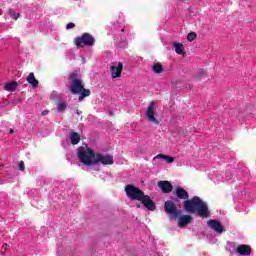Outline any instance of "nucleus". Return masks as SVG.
I'll return each instance as SVG.
<instances>
[{"instance_id":"9b49d317","label":"nucleus","mask_w":256,"mask_h":256,"mask_svg":"<svg viewBox=\"0 0 256 256\" xmlns=\"http://www.w3.org/2000/svg\"><path fill=\"white\" fill-rule=\"evenodd\" d=\"M191 221H193V217L189 215H182L178 218V227H180V229H183V227H187V225H189Z\"/></svg>"},{"instance_id":"1a4fd4ad","label":"nucleus","mask_w":256,"mask_h":256,"mask_svg":"<svg viewBox=\"0 0 256 256\" xmlns=\"http://www.w3.org/2000/svg\"><path fill=\"white\" fill-rule=\"evenodd\" d=\"M207 226L212 229V231H215L217 235H222L223 231H225V228L223 227V224L219 220H208Z\"/></svg>"},{"instance_id":"39448f33","label":"nucleus","mask_w":256,"mask_h":256,"mask_svg":"<svg viewBox=\"0 0 256 256\" xmlns=\"http://www.w3.org/2000/svg\"><path fill=\"white\" fill-rule=\"evenodd\" d=\"M76 47H93L95 45V38L89 33H84L81 37L75 38Z\"/></svg>"},{"instance_id":"9d476101","label":"nucleus","mask_w":256,"mask_h":256,"mask_svg":"<svg viewBox=\"0 0 256 256\" xmlns=\"http://www.w3.org/2000/svg\"><path fill=\"white\" fill-rule=\"evenodd\" d=\"M111 77L112 79H117L121 77V73H123V64L119 62L118 64H114L110 67Z\"/></svg>"},{"instance_id":"f03ea898","label":"nucleus","mask_w":256,"mask_h":256,"mask_svg":"<svg viewBox=\"0 0 256 256\" xmlns=\"http://www.w3.org/2000/svg\"><path fill=\"white\" fill-rule=\"evenodd\" d=\"M125 193L127 197L132 201H142L146 209H148L149 211H155V202L151 200V197L145 195V193L141 189L129 184L125 187Z\"/></svg>"},{"instance_id":"cd10ccee","label":"nucleus","mask_w":256,"mask_h":256,"mask_svg":"<svg viewBox=\"0 0 256 256\" xmlns=\"http://www.w3.org/2000/svg\"><path fill=\"white\" fill-rule=\"evenodd\" d=\"M120 31L123 33V31H125V28H124V27H122Z\"/></svg>"},{"instance_id":"423d86ee","label":"nucleus","mask_w":256,"mask_h":256,"mask_svg":"<svg viewBox=\"0 0 256 256\" xmlns=\"http://www.w3.org/2000/svg\"><path fill=\"white\" fill-rule=\"evenodd\" d=\"M164 211L170 215V219H177L181 215V210L177 209V205L172 200H167L164 204Z\"/></svg>"},{"instance_id":"2eb2a0df","label":"nucleus","mask_w":256,"mask_h":256,"mask_svg":"<svg viewBox=\"0 0 256 256\" xmlns=\"http://www.w3.org/2000/svg\"><path fill=\"white\" fill-rule=\"evenodd\" d=\"M70 141L72 145H77L81 141V136L79 133L73 132L70 134Z\"/></svg>"},{"instance_id":"a211bd4d","label":"nucleus","mask_w":256,"mask_h":256,"mask_svg":"<svg viewBox=\"0 0 256 256\" xmlns=\"http://www.w3.org/2000/svg\"><path fill=\"white\" fill-rule=\"evenodd\" d=\"M56 107L58 113H65V110L67 109V103L59 101L57 102Z\"/></svg>"},{"instance_id":"a878e982","label":"nucleus","mask_w":256,"mask_h":256,"mask_svg":"<svg viewBox=\"0 0 256 256\" xmlns=\"http://www.w3.org/2000/svg\"><path fill=\"white\" fill-rule=\"evenodd\" d=\"M9 133H10L11 135H13V133H15V130L10 129Z\"/></svg>"},{"instance_id":"412c9836","label":"nucleus","mask_w":256,"mask_h":256,"mask_svg":"<svg viewBox=\"0 0 256 256\" xmlns=\"http://www.w3.org/2000/svg\"><path fill=\"white\" fill-rule=\"evenodd\" d=\"M8 14L11 17V19H14L15 21H17V19H19L20 17V14L15 12V10H9Z\"/></svg>"},{"instance_id":"20e7f679","label":"nucleus","mask_w":256,"mask_h":256,"mask_svg":"<svg viewBox=\"0 0 256 256\" xmlns=\"http://www.w3.org/2000/svg\"><path fill=\"white\" fill-rule=\"evenodd\" d=\"M77 157L80 163H83L86 167H91V165H95V157L96 154L87 144L78 148Z\"/></svg>"},{"instance_id":"4468645a","label":"nucleus","mask_w":256,"mask_h":256,"mask_svg":"<svg viewBox=\"0 0 256 256\" xmlns=\"http://www.w3.org/2000/svg\"><path fill=\"white\" fill-rule=\"evenodd\" d=\"M26 81L32 85V87L35 89L39 87V81L35 78V74L30 73L28 77L26 78Z\"/></svg>"},{"instance_id":"b1692460","label":"nucleus","mask_w":256,"mask_h":256,"mask_svg":"<svg viewBox=\"0 0 256 256\" xmlns=\"http://www.w3.org/2000/svg\"><path fill=\"white\" fill-rule=\"evenodd\" d=\"M75 27V24L73 23H68L66 26V29H73Z\"/></svg>"},{"instance_id":"6e6552de","label":"nucleus","mask_w":256,"mask_h":256,"mask_svg":"<svg viewBox=\"0 0 256 256\" xmlns=\"http://www.w3.org/2000/svg\"><path fill=\"white\" fill-rule=\"evenodd\" d=\"M101 163L102 165H113V156L110 154H96L95 160H94V165H98Z\"/></svg>"},{"instance_id":"5701e85b","label":"nucleus","mask_w":256,"mask_h":256,"mask_svg":"<svg viewBox=\"0 0 256 256\" xmlns=\"http://www.w3.org/2000/svg\"><path fill=\"white\" fill-rule=\"evenodd\" d=\"M19 169H20V171H25V162L20 161V163H19Z\"/></svg>"},{"instance_id":"f8f14e48","label":"nucleus","mask_w":256,"mask_h":256,"mask_svg":"<svg viewBox=\"0 0 256 256\" xmlns=\"http://www.w3.org/2000/svg\"><path fill=\"white\" fill-rule=\"evenodd\" d=\"M158 187L161 188L163 193H171V191H173V185H171L168 181L158 182Z\"/></svg>"},{"instance_id":"0eeeda50","label":"nucleus","mask_w":256,"mask_h":256,"mask_svg":"<svg viewBox=\"0 0 256 256\" xmlns=\"http://www.w3.org/2000/svg\"><path fill=\"white\" fill-rule=\"evenodd\" d=\"M156 109H155V102H151L145 111L144 115L149 121V123H153L154 125H159V120L155 117Z\"/></svg>"},{"instance_id":"dca6fc26","label":"nucleus","mask_w":256,"mask_h":256,"mask_svg":"<svg viewBox=\"0 0 256 256\" xmlns=\"http://www.w3.org/2000/svg\"><path fill=\"white\" fill-rule=\"evenodd\" d=\"M154 159H162L163 161H166V163H173L175 161V158L164 154H158L154 157Z\"/></svg>"},{"instance_id":"6ab92c4d","label":"nucleus","mask_w":256,"mask_h":256,"mask_svg":"<svg viewBox=\"0 0 256 256\" xmlns=\"http://www.w3.org/2000/svg\"><path fill=\"white\" fill-rule=\"evenodd\" d=\"M152 71L157 75L163 73V65H161V63H155L154 65H152Z\"/></svg>"},{"instance_id":"f257e3e1","label":"nucleus","mask_w":256,"mask_h":256,"mask_svg":"<svg viewBox=\"0 0 256 256\" xmlns=\"http://www.w3.org/2000/svg\"><path fill=\"white\" fill-rule=\"evenodd\" d=\"M176 196L178 199H184V209L188 213H197L198 217L202 219H207L209 217V207L201 198L194 196L192 199H189V193L182 187H176Z\"/></svg>"},{"instance_id":"7ed1b4c3","label":"nucleus","mask_w":256,"mask_h":256,"mask_svg":"<svg viewBox=\"0 0 256 256\" xmlns=\"http://www.w3.org/2000/svg\"><path fill=\"white\" fill-rule=\"evenodd\" d=\"M70 79L72 81L70 91L73 95H80L78 101L81 102L85 99V97H89V95H91V90L85 89L83 81L77 78V74L72 73L70 75Z\"/></svg>"},{"instance_id":"f3484780","label":"nucleus","mask_w":256,"mask_h":256,"mask_svg":"<svg viewBox=\"0 0 256 256\" xmlns=\"http://www.w3.org/2000/svg\"><path fill=\"white\" fill-rule=\"evenodd\" d=\"M17 82H8L5 84L4 89L5 91L13 92L17 89Z\"/></svg>"},{"instance_id":"393cba45","label":"nucleus","mask_w":256,"mask_h":256,"mask_svg":"<svg viewBox=\"0 0 256 256\" xmlns=\"http://www.w3.org/2000/svg\"><path fill=\"white\" fill-rule=\"evenodd\" d=\"M49 114V111L45 110L42 112V115H48Z\"/></svg>"},{"instance_id":"aec40b11","label":"nucleus","mask_w":256,"mask_h":256,"mask_svg":"<svg viewBox=\"0 0 256 256\" xmlns=\"http://www.w3.org/2000/svg\"><path fill=\"white\" fill-rule=\"evenodd\" d=\"M175 53H177V55H183V44L179 43V42H175L173 44Z\"/></svg>"},{"instance_id":"bb28decb","label":"nucleus","mask_w":256,"mask_h":256,"mask_svg":"<svg viewBox=\"0 0 256 256\" xmlns=\"http://www.w3.org/2000/svg\"><path fill=\"white\" fill-rule=\"evenodd\" d=\"M77 115H81V111L76 110Z\"/></svg>"},{"instance_id":"ddd939ff","label":"nucleus","mask_w":256,"mask_h":256,"mask_svg":"<svg viewBox=\"0 0 256 256\" xmlns=\"http://www.w3.org/2000/svg\"><path fill=\"white\" fill-rule=\"evenodd\" d=\"M236 253H238V255H251V247L247 245H239L236 248Z\"/></svg>"},{"instance_id":"4be33fe9","label":"nucleus","mask_w":256,"mask_h":256,"mask_svg":"<svg viewBox=\"0 0 256 256\" xmlns=\"http://www.w3.org/2000/svg\"><path fill=\"white\" fill-rule=\"evenodd\" d=\"M197 39V34L195 32H190L187 36V41H189L190 43L192 41H195Z\"/></svg>"}]
</instances>
